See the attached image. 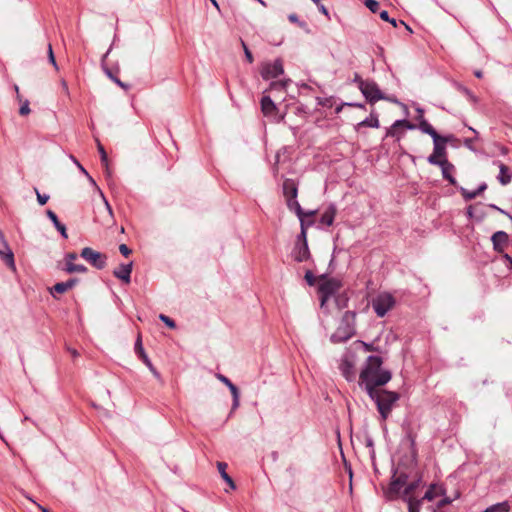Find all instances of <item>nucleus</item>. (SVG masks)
<instances>
[{"instance_id":"nucleus-1","label":"nucleus","mask_w":512,"mask_h":512,"mask_svg":"<svg viewBox=\"0 0 512 512\" xmlns=\"http://www.w3.org/2000/svg\"><path fill=\"white\" fill-rule=\"evenodd\" d=\"M381 365V357L370 355L367 358L365 367L360 372V384L365 386L367 394L378 390L380 386L385 385L391 380V372L381 369Z\"/></svg>"},{"instance_id":"nucleus-2","label":"nucleus","mask_w":512,"mask_h":512,"mask_svg":"<svg viewBox=\"0 0 512 512\" xmlns=\"http://www.w3.org/2000/svg\"><path fill=\"white\" fill-rule=\"evenodd\" d=\"M369 397L376 403L378 412L383 420H386L392 410L393 405L398 401L399 394L383 389L368 393Z\"/></svg>"},{"instance_id":"nucleus-3","label":"nucleus","mask_w":512,"mask_h":512,"mask_svg":"<svg viewBox=\"0 0 512 512\" xmlns=\"http://www.w3.org/2000/svg\"><path fill=\"white\" fill-rule=\"evenodd\" d=\"M396 304L394 296L389 292H381L372 300V307L376 315L384 317Z\"/></svg>"},{"instance_id":"nucleus-4","label":"nucleus","mask_w":512,"mask_h":512,"mask_svg":"<svg viewBox=\"0 0 512 512\" xmlns=\"http://www.w3.org/2000/svg\"><path fill=\"white\" fill-rule=\"evenodd\" d=\"M320 279L322 282L318 290L321 295V306H324L326 301L341 288V282L335 278H327L326 274L321 275Z\"/></svg>"},{"instance_id":"nucleus-5","label":"nucleus","mask_w":512,"mask_h":512,"mask_svg":"<svg viewBox=\"0 0 512 512\" xmlns=\"http://www.w3.org/2000/svg\"><path fill=\"white\" fill-rule=\"evenodd\" d=\"M349 312H346L341 324L336 331L331 335L330 340L333 343H343L348 341L355 334L354 326L349 323Z\"/></svg>"},{"instance_id":"nucleus-6","label":"nucleus","mask_w":512,"mask_h":512,"mask_svg":"<svg viewBox=\"0 0 512 512\" xmlns=\"http://www.w3.org/2000/svg\"><path fill=\"white\" fill-rule=\"evenodd\" d=\"M421 484V478L414 480L406 485L403 490L402 499L408 504L409 512H419L422 500L416 499L412 493L418 489Z\"/></svg>"},{"instance_id":"nucleus-7","label":"nucleus","mask_w":512,"mask_h":512,"mask_svg":"<svg viewBox=\"0 0 512 512\" xmlns=\"http://www.w3.org/2000/svg\"><path fill=\"white\" fill-rule=\"evenodd\" d=\"M360 91L366 100L371 104H374L379 100L387 99L378 87L377 83L372 80L361 82Z\"/></svg>"},{"instance_id":"nucleus-8","label":"nucleus","mask_w":512,"mask_h":512,"mask_svg":"<svg viewBox=\"0 0 512 512\" xmlns=\"http://www.w3.org/2000/svg\"><path fill=\"white\" fill-rule=\"evenodd\" d=\"M434 147L433 153L428 156L427 161L431 165H441L442 162L446 161V142L447 138L442 137V139L433 140Z\"/></svg>"},{"instance_id":"nucleus-9","label":"nucleus","mask_w":512,"mask_h":512,"mask_svg":"<svg viewBox=\"0 0 512 512\" xmlns=\"http://www.w3.org/2000/svg\"><path fill=\"white\" fill-rule=\"evenodd\" d=\"M80 256L89 262L96 269H103L106 266V256L100 252L93 250L90 247H85L81 250Z\"/></svg>"},{"instance_id":"nucleus-10","label":"nucleus","mask_w":512,"mask_h":512,"mask_svg":"<svg viewBox=\"0 0 512 512\" xmlns=\"http://www.w3.org/2000/svg\"><path fill=\"white\" fill-rule=\"evenodd\" d=\"M284 73L283 62L276 59L273 62L265 63L261 69V76L264 80L274 79Z\"/></svg>"},{"instance_id":"nucleus-11","label":"nucleus","mask_w":512,"mask_h":512,"mask_svg":"<svg viewBox=\"0 0 512 512\" xmlns=\"http://www.w3.org/2000/svg\"><path fill=\"white\" fill-rule=\"evenodd\" d=\"M0 258L4 261V263L12 270L16 269L14 253L8 245V242L5 239L4 233L0 229Z\"/></svg>"},{"instance_id":"nucleus-12","label":"nucleus","mask_w":512,"mask_h":512,"mask_svg":"<svg viewBox=\"0 0 512 512\" xmlns=\"http://www.w3.org/2000/svg\"><path fill=\"white\" fill-rule=\"evenodd\" d=\"M408 476L405 473H400L398 476H394L388 488V494L392 498L399 494L403 487L407 485Z\"/></svg>"},{"instance_id":"nucleus-13","label":"nucleus","mask_w":512,"mask_h":512,"mask_svg":"<svg viewBox=\"0 0 512 512\" xmlns=\"http://www.w3.org/2000/svg\"><path fill=\"white\" fill-rule=\"evenodd\" d=\"M491 241L493 244V249L497 253H503L508 245L509 236L505 231H497L492 235Z\"/></svg>"},{"instance_id":"nucleus-14","label":"nucleus","mask_w":512,"mask_h":512,"mask_svg":"<svg viewBox=\"0 0 512 512\" xmlns=\"http://www.w3.org/2000/svg\"><path fill=\"white\" fill-rule=\"evenodd\" d=\"M135 352L139 355V357L142 359L144 364L149 368V370L152 372V374L157 378L160 379L161 376L159 372L156 370V368L153 366L152 362L150 361L149 357L144 351V348L142 346L141 338L138 337L135 343Z\"/></svg>"},{"instance_id":"nucleus-15","label":"nucleus","mask_w":512,"mask_h":512,"mask_svg":"<svg viewBox=\"0 0 512 512\" xmlns=\"http://www.w3.org/2000/svg\"><path fill=\"white\" fill-rule=\"evenodd\" d=\"M217 379L221 381L225 386L228 387L230 390L232 397H233V403H232V410H235L239 406V398H240V392L239 389L235 384H233L226 376L222 374L216 375Z\"/></svg>"},{"instance_id":"nucleus-16","label":"nucleus","mask_w":512,"mask_h":512,"mask_svg":"<svg viewBox=\"0 0 512 512\" xmlns=\"http://www.w3.org/2000/svg\"><path fill=\"white\" fill-rule=\"evenodd\" d=\"M342 375L347 381H353L356 373L353 362L348 357H343L339 365Z\"/></svg>"},{"instance_id":"nucleus-17","label":"nucleus","mask_w":512,"mask_h":512,"mask_svg":"<svg viewBox=\"0 0 512 512\" xmlns=\"http://www.w3.org/2000/svg\"><path fill=\"white\" fill-rule=\"evenodd\" d=\"M292 256L296 262H303L309 259L310 252L308 243H296L292 251Z\"/></svg>"},{"instance_id":"nucleus-18","label":"nucleus","mask_w":512,"mask_h":512,"mask_svg":"<svg viewBox=\"0 0 512 512\" xmlns=\"http://www.w3.org/2000/svg\"><path fill=\"white\" fill-rule=\"evenodd\" d=\"M133 263L121 264L117 269L113 271V275L121 281L129 284L131 281Z\"/></svg>"},{"instance_id":"nucleus-19","label":"nucleus","mask_w":512,"mask_h":512,"mask_svg":"<svg viewBox=\"0 0 512 512\" xmlns=\"http://www.w3.org/2000/svg\"><path fill=\"white\" fill-rule=\"evenodd\" d=\"M78 283V279L71 278L65 282L56 283L50 290L51 295L56 298V294H62L72 289Z\"/></svg>"},{"instance_id":"nucleus-20","label":"nucleus","mask_w":512,"mask_h":512,"mask_svg":"<svg viewBox=\"0 0 512 512\" xmlns=\"http://www.w3.org/2000/svg\"><path fill=\"white\" fill-rule=\"evenodd\" d=\"M283 194L286 201L289 199H295L298 195V187L293 179H285L283 181Z\"/></svg>"},{"instance_id":"nucleus-21","label":"nucleus","mask_w":512,"mask_h":512,"mask_svg":"<svg viewBox=\"0 0 512 512\" xmlns=\"http://www.w3.org/2000/svg\"><path fill=\"white\" fill-rule=\"evenodd\" d=\"M401 127H404L406 129H409V130H413L416 128V126L414 124H411L409 121L405 120V119H401V120H396L393 125L388 129L387 133H386V136H391V137H398V129L401 128Z\"/></svg>"},{"instance_id":"nucleus-22","label":"nucleus","mask_w":512,"mask_h":512,"mask_svg":"<svg viewBox=\"0 0 512 512\" xmlns=\"http://www.w3.org/2000/svg\"><path fill=\"white\" fill-rule=\"evenodd\" d=\"M401 127H404L406 129H409V130H413L416 128V126L414 124H411L409 121L405 120V119H401V120H396L393 125L388 129L387 133H386V136H391V137H398V129L401 128Z\"/></svg>"},{"instance_id":"nucleus-23","label":"nucleus","mask_w":512,"mask_h":512,"mask_svg":"<svg viewBox=\"0 0 512 512\" xmlns=\"http://www.w3.org/2000/svg\"><path fill=\"white\" fill-rule=\"evenodd\" d=\"M493 164L498 166L499 168V175L498 180L502 185H507L511 182V174L509 173V168L502 163L501 161L495 160L493 161Z\"/></svg>"},{"instance_id":"nucleus-24","label":"nucleus","mask_w":512,"mask_h":512,"mask_svg":"<svg viewBox=\"0 0 512 512\" xmlns=\"http://www.w3.org/2000/svg\"><path fill=\"white\" fill-rule=\"evenodd\" d=\"M441 168L442 176L445 180H447L451 185H456L457 181L453 177L452 172L454 171V165L450 163L448 160L442 162L441 165H438Z\"/></svg>"},{"instance_id":"nucleus-25","label":"nucleus","mask_w":512,"mask_h":512,"mask_svg":"<svg viewBox=\"0 0 512 512\" xmlns=\"http://www.w3.org/2000/svg\"><path fill=\"white\" fill-rule=\"evenodd\" d=\"M336 212H337V208H336L335 204H333V203L329 204L328 207L322 213L320 222L327 226H331L334 222Z\"/></svg>"},{"instance_id":"nucleus-26","label":"nucleus","mask_w":512,"mask_h":512,"mask_svg":"<svg viewBox=\"0 0 512 512\" xmlns=\"http://www.w3.org/2000/svg\"><path fill=\"white\" fill-rule=\"evenodd\" d=\"M287 202V206L290 210H293L295 211L296 215L298 216V218L301 220L303 219L304 216H309V217H312L313 215H315L316 211H308L307 213H305L303 211V209L301 208V205L299 204V202L297 201V198L295 199H289L286 201Z\"/></svg>"},{"instance_id":"nucleus-27","label":"nucleus","mask_w":512,"mask_h":512,"mask_svg":"<svg viewBox=\"0 0 512 512\" xmlns=\"http://www.w3.org/2000/svg\"><path fill=\"white\" fill-rule=\"evenodd\" d=\"M445 493V490L442 486L437 484H431L427 491L425 492L424 496L420 500H428L432 501L436 497L443 495Z\"/></svg>"},{"instance_id":"nucleus-28","label":"nucleus","mask_w":512,"mask_h":512,"mask_svg":"<svg viewBox=\"0 0 512 512\" xmlns=\"http://www.w3.org/2000/svg\"><path fill=\"white\" fill-rule=\"evenodd\" d=\"M46 215L52 221L54 227L61 234V236L65 239H67L68 235H67L66 226L59 221L57 215L50 209L46 211Z\"/></svg>"},{"instance_id":"nucleus-29","label":"nucleus","mask_w":512,"mask_h":512,"mask_svg":"<svg viewBox=\"0 0 512 512\" xmlns=\"http://www.w3.org/2000/svg\"><path fill=\"white\" fill-rule=\"evenodd\" d=\"M418 127L423 133L430 135L433 140L442 139V137L437 133L432 125L424 118L419 121Z\"/></svg>"},{"instance_id":"nucleus-30","label":"nucleus","mask_w":512,"mask_h":512,"mask_svg":"<svg viewBox=\"0 0 512 512\" xmlns=\"http://www.w3.org/2000/svg\"><path fill=\"white\" fill-rule=\"evenodd\" d=\"M276 105L269 96H263L261 99V110L264 115H271L276 110Z\"/></svg>"},{"instance_id":"nucleus-31","label":"nucleus","mask_w":512,"mask_h":512,"mask_svg":"<svg viewBox=\"0 0 512 512\" xmlns=\"http://www.w3.org/2000/svg\"><path fill=\"white\" fill-rule=\"evenodd\" d=\"M217 469L222 477V479L229 485L231 489H235V483L233 479L227 474V464L225 462H217Z\"/></svg>"},{"instance_id":"nucleus-32","label":"nucleus","mask_w":512,"mask_h":512,"mask_svg":"<svg viewBox=\"0 0 512 512\" xmlns=\"http://www.w3.org/2000/svg\"><path fill=\"white\" fill-rule=\"evenodd\" d=\"M359 127H371V128H378L379 127V120L377 116H374L371 114L370 117L365 118L363 121H361L358 124Z\"/></svg>"},{"instance_id":"nucleus-33","label":"nucleus","mask_w":512,"mask_h":512,"mask_svg":"<svg viewBox=\"0 0 512 512\" xmlns=\"http://www.w3.org/2000/svg\"><path fill=\"white\" fill-rule=\"evenodd\" d=\"M64 271L69 274L85 273L87 271V268L83 264L69 263L68 266H65Z\"/></svg>"},{"instance_id":"nucleus-34","label":"nucleus","mask_w":512,"mask_h":512,"mask_svg":"<svg viewBox=\"0 0 512 512\" xmlns=\"http://www.w3.org/2000/svg\"><path fill=\"white\" fill-rule=\"evenodd\" d=\"M509 505L507 502H501L494 504L488 508H486L483 512H508Z\"/></svg>"},{"instance_id":"nucleus-35","label":"nucleus","mask_w":512,"mask_h":512,"mask_svg":"<svg viewBox=\"0 0 512 512\" xmlns=\"http://www.w3.org/2000/svg\"><path fill=\"white\" fill-rule=\"evenodd\" d=\"M101 196H102V199L104 202L103 209L106 214V219H104L103 222L109 223L110 221L113 220V211H112L110 204L108 203L107 199L104 197L102 192H101Z\"/></svg>"},{"instance_id":"nucleus-36","label":"nucleus","mask_w":512,"mask_h":512,"mask_svg":"<svg viewBox=\"0 0 512 512\" xmlns=\"http://www.w3.org/2000/svg\"><path fill=\"white\" fill-rule=\"evenodd\" d=\"M291 82L290 79L282 80V81H273L270 84V90L271 91H283L287 88L289 83Z\"/></svg>"},{"instance_id":"nucleus-37","label":"nucleus","mask_w":512,"mask_h":512,"mask_svg":"<svg viewBox=\"0 0 512 512\" xmlns=\"http://www.w3.org/2000/svg\"><path fill=\"white\" fill-rule=\"evenodd\" d=\"M467 216L469 218H475L477 221H482V219L484 217V213L483 212H477L476 208L474 206L470 205L467 208Z\"/></svg>"},{"instance_id":"nucleus-38","label":"nucleus","mask_w":512,"mask_h":512,"mask_svg":"<svg viewBox=\"0 0 512 512\" xmlns=\"http://www.w3.org/2000/svg\"><path fill=\"white\" fill-rule=\"evenodd\" d=\"M96 143H97L98 152L100 154L101 163L103 166H107V162H109L108 155H107L103 145L101 144V142L98 139L96 140Z\"/></svg>"},{"instance_id":"nucleus-39","label":"nucleus","mask_w":512,"mask_h":512,"mask_svg":"<svg viewBox=\"0 0 512 512\" xmlns=\"http://www.w3.org/2000/svg\"><path fill=\"white\" fill-rule=\"evenodd\" d=\"M105 72L107 74V76L114 82L116 83L119 87L123 88L124 90H128L129 89V85L122 82L118 77L114 76L112 74V72L108 69H105Z\"/></svg>"},{"instance_id":"nucleus-40","label":"nucleus","mask_w":512,"mask_h":512,"mask_svg":"<svg viewBox=\"0 0 512 512\" xmlns=\"http://www.w3.org/2000/svg\"><path fill=\"white\" fill-rule=\"evenodd\" d=\"M460 191H461L463 198L467 201L475 199L478 195H480L478 193L477 189L473 190V191H469L465 188H461Z\"/></svg>"},{"instance_id":"nucleus-41","label":"nucleus","mask_w":512,"mask_h":512,"mask_svg":"<svg viewBox=\"0 0 512 512\" xmlns=\"http://www.w3.org/2000/svg\"><path fill=\"white\" fill-rule=\"evenodd\" d=\"M300 222H301V232L297 237L296 243H307L306 224H305L304 219H301Z\"/></svg>"},{"instance_id":"nucleus-42","label":"nucleus","mask_w":512,"mask_h":512,"mask_svg":"<svg viewBox=\"0 0 512 512\" xmlns=\"http://www.w3.org/2000/svg\"><path fill=\"white\" fill-rule=\"evenodd\" d=\"M240 43H241V46L243 48V51H244V54H245V58L247 60L248 63H253L254 61V57L251 53V51L249 50L248 46L246 45L245 41L243 39H240Z\"/></svg>"},{"instance_id":"nucleus-43","label":"nucleus","mask_w":512,"mask_h":512,"mask_svg":"<svg viewBox=\"0 0 512 512\" xmlns=\"http://www.w3.org/2000/svg\"><path fill=\"white\" fill-rule=\"evenodd\" d=\"M379 16L382 20L386 21V22H389L390 24H392L394 27H397V21L395 18H391L389 16V13L388 11L386 10H383L379 13Z\"/></svg>"},{"instance_id":"nucleus-44","label":"nucleus","mask_w":512,"mask_h":512,"mask_svg":"<svg viewBox=\"0 0 512 512\" xmlns=\"http://www.w3.org/2000/svg\"><path fill=\"white\" fill-rule=\"evenodd\" d=\"M364 4L372 13H376L379 9V2L377 0H365Z\"/></svg>"},{"instance_id":"nucleus-45","label":"nucleus","mask_w":512,"mask_h":512,"mask_svg":"<svg viewBox=\"0 0 512 512\" xmlns=\"http://www.w3.org/2000/svg\"><path fill=\"white\" fill-rule=\"evenodd\" d=\"M288 19L291 23L297 24L301 28H305L307 23L305 21L299 20L298 16L295 13H292L288 16Z\"/></svg>"},{"instance_id":"nucleus-46","label":"nucleus","mask_w":512,"mask_h":512,"mask_svg":"<svg viewBox=\"0 0 512 512\" xmlns=\"http://www.w3.org/2000/svg\"><path fill=\"white\" fill-rule=\"evenodd\" d=\"M159 319L171 329H174L176 327L175 321L164 314H160Z\"/></svg>"},{"instance_id":"nucleus-47","label":"nucleus","mask_w":512,"mask_h":512,"mask_svg":"<svg viewBox=\"0 0 512 512\" xmlns=\"http://www.w3.org/2000/svg\"><path fill=\"white\" fill-rule=\"evenodd\" d=\"M34 191L37 196V201L40 205H45L49 200V195L41 194L37 188H34Z\"/></svg>"},{"instance_id":"nucleus-48","label":"nucleus","mask_w":512,"mask_h":512,"mask_svg":"<svg viewBox=\"0 0 512 512\" xmlns=\"http://www.w3.org/2000/svg\"><path fill=\"white\" fill-rule=\"evenodd\" d=\"M304 279L306 280V282L309 286H313L316 282V278H315L314 274L312 273V271H310V270H307L305 272Z\"/></svg>"},{"instance_id":"nucleus-49","label":"nucleus","mask_w":512,"mask_h":512,"mask_svg":"<svg viewBox=\"0 0 512 512\" xmlns=\"http://www.w3.org/2000/svg\"><path fill=\"white\" fill-rule=\"evenodd\" d=\"M19 113H20V115H23V116L28 115L30 113L28 100H25V102L21 105V107L19 109Z\"/></svg>"},{"instance_id":"nucleus-50","label":"nucleus","mask_w":512,"mask_h":512,"mask_svg":"<svg viewBox=\"0 0 512 512\" xmlns=\"http://www.w3.org/2000/svg\"><path fill=\"white\" fill-rule=\"evenodd\" d=\"M48 55H49V62L57 69L58 66H57V63H56V60L54 57V53H53L51 44H48Z\"/></svg>"},{"instance_id":"nucleus-51","label":"nucleus","mask_w":512,"mask_h":512,"mask_svg":"<svg viewBox=\"0 0 512 512\" xmlns=\"http://www.w3.org/2000/svg\"><path fill=\"white\" fill-rule=\"evenodd\" d=\"M78 255L74 252L67 253L65 255V264L68 266L69 263H73L77 259Z\"/></svg>"},{"instance_id":"nucleus-52","label":"nucleus","mask_w":512,"mask_h":512,"mask_svg":"<svg viewBox=\"0 0 512 512\" xmlns=\"http://www.w3.org/2000/svg\"><path fill=\"white\" fill-rule=\"evenodd\" d=\"M119 251L125 257L129 256L132 252V250L126 244H120Z\"/></svg>"},{"instance_id":"nucleus-53","label":"nucleus","mask_w":512,"mask_h":512,"mask_svg":"<svg viewBox=\"0 0 512 512\" xmlns=\"http://www.w3.org/2000/svg\"><path fill=\"white\" fill-rule=\"evenodd\" d=\"M344 105L352 106V107H359V108H363V107H364V105H363V104H359V103H344V104H342L341 106H338V107L335 109V112H336V113H340V112H341V110H342V107H343Z\"/></svg>"},{"instance_id":"nucleus-54","label":"nucleus","mask_w":512,"mask_h":512,"mask_svg":"<svg viewBox=\"0 0 512 512\" xmlns=\"http://www.w3.org/2000/svg\"><path fill=\"white\" fill-rule=\"evenodd\" d=\"M489 207H490V208H492V209H495V210L499 211V212H500V213H502V214H505V215H506V216L511 220V222H512V215H511V214H509V213L505 212V211H504V210H502L501 208L497 207L495 204H490V205H489Z\"/></svg>"},{"instance_id":"nucleus-55","label":"nucleus","mask_w":512,"mask_h":512,"mask_svg":"<svg viewBox=\"0 0 512 512\" xmlns=\"http://www.w3.org/2000/svg\"><path fill=\"white\" fill-rule=\"evenodd\" d=\"M450 503H451V500L448 497H445L438 502L437 508L441 509L442 507H444L445 505H448Z\"/></svg>"},{"instance_id":"nucleus-56","label":"nucleus","mask_w":512,"mask_h":512,"mask_svg":"<svg viewBox=\"0 0 512 512\" xmlns=\"http://www.w3.org/2000/svg\"><path fill=\"white\" fill-rule=\"evenodd\" d=\"M317 7H318V10L320 11V13H322L323 15H325L326 17L329 18V12H328V9L319 2V4H316Z\"/></svg>"},{"instance_id":"nucleus-57","label":"nucleus","mask_w":512,"mask_h":512,"mask_svg":"<svg viewBox=\"0 0 512 512\" xmlns=\"http://www.w3.org/2000/svg\"><path fill=\"white\" fill-rule=\"evenodd\" d=\"M71 159L77 165V168H79V170L83 174L88 175V172L86 171V169L77 161V159L74 156H71Z\"/></svg>"},{"instance_id":"nucleus-58","label":"nucleus","mask_w":512,"mask_h":512,"mask_svg":"<svg viewBox=\"0 0 512 512\" xmlns=\"http://www.w3.org/2000/svg\"><path fill=\"white\" fill-rule=\"evenodd\" d=\"M472 142H473V139H470V138H467L465 139L464 141V145L469 148L470 150H474L473 146H472Z\"/></svg>"},{"instance_id":"nucleus-59","label":"nucleus","mask_w":512,"mask_h":512,"mask_svg":"<svg viewBox=\"0 0 512 512\" xmlns=\"http://www.w3.org/2000/svg\"><path fill=\"white\" fill-rule=\"evenodd\" d=\"M353 82L357 83L358 87L360 88V83L361 82H367V80H363L358 74H355Z\"/></svg>"},{"instance_id":"nucleus-60","label":"nucleus","mask_w":512,"mask_h":512,"mask_svg":"<svg viewBox=\"0 0 512 512\" xmlns=\"http://www.w3.org/2000/svg\"><path fill=\"white\" fill-rule=\"evenodd\" d=\"M487 189V184L485 182L481 183L479 187L477 188V191L479 194L484 192Z\"/></svg>"},{"instance_id":"nucleus-61","label":"nucleus","mask_w":512,"mask_h":512,"mask_svg":"<svg viewBox=\"0 0 512 512\" xmlns=\"http://www.w3.org/2000/svg\"><path fill=\"white\" fill-rule=\"evenodd\" d=\"M104 167V174L107 178L111 177V171H110V168H109V162H107V166H103Z\"/></svg>"},{"instance_id":"nucleus-62","label":"nucleus","mask_w":512,"mask_h":512,"mask_svg":"<svg viewBox=\"0 0 512 512\" xmlns=\"http://www.w3.org/2000/svg\"><path fill=\"white\" fill-rule=\"evenodd\" d=\"M61 85H62V87H63L64 92H65L67 95H69V89H68V85H67L66 81H65V80H62V81H61Z\"/></svg>"},{"instance_id":"nucleus-63","label":"nucleus","mask_w":512,"mask_h":512,"mask_svg":"<svg viewBox=\"0 0 512 512\" xmlns=\"http://www.w3.org/2000/svg\"><path fill=\"white\" fill-rule=\"evenodd\" d=\"M504 259L509 262L510 266L512 267V257L508 254L503 255Z\"/></svg>"},{"instance_id":"nucleus-64","label":"nucleus","mask_w":512,"mask_h":512,"mask_svg":"<svg viewBox=\"0 0 512 512\" xmlns=\"http://www.w3.org/2000/svg\"><path fill=\"white\" fill-rule=\"evenodd\" d=\"M68 351L71 353V355L75 358L79 355V353L77 352V350L75 349H71V348H68Z\"/></svg>"}]
</instances>
